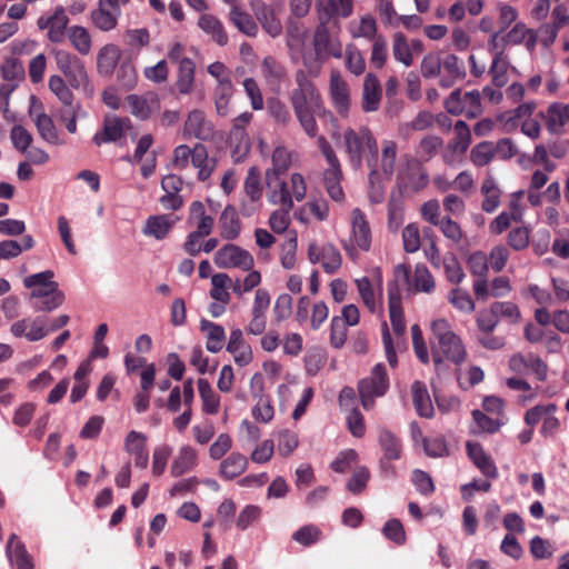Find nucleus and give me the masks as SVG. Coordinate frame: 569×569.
Returning <instances> with one entry per match:
<instances>
[{
	"label": "nucleus",
	"instance_id": "obj_47",
	"mask_svg": "<svg viewBox=\"0 0 569 569\" xmlns=\"http://www.w3.org/2000/svg\"><path fill=\"white\" fill-rule=\"evenodd\" d=\"M220 236L226 240H234L241 231L239 217L231 206L223 209L219 218Z\"/></svg>",
	"mask_w": 569,
	"mask_h": 569
},
{
	"label": "nucleus",
	"instance_id": "obj_31",
	"mask_svg": "<svg viewBox=\"0 0 569 569\" xmlns=\"http://www.w3.org/2000/svg\"><path fill=\"white\" fill-rule=\"evenodd\" d=\"M443 74L439 80V84L445 88H451L456 82L466 78V69L463 61L456 54L449 53L441 61V70Z\"/></svg>",
	"mask_w": 569,
	"mask_h": 569
},
{
	"label": "nucleus",
	"instance_id": "obj_19",
	"mask_svg": "<svg viewBox=\"0 0 569 569\" xmlns=\"http://www.w3.org/2000/svg\"><path fill=\"white\" fill-rule=\"evenodd\" d=\"M455 137L448 142L447 151L442 158L447 164L453 166L466 153L471 143V131L469 126L459 120L453 127Z\"/></svg>",
	"mask_w": 569,
	"mask_h": 569
},
{
	"label": "nucleus",
	"instance_id": "obj_53",
	"mask_svg": "<svg viewBox=\"0 0 569 569\" xmlns=\"http://www.w3.org/2000/svg\"><path fill=\"white\" fill-rule=\"evenodd\" d=\"M342 58L346 69L356 77L361 76L366 70V60L362 52L353 43L342 48Z\"/></svg>",
	"mask_w": 569,
	"mask_h": 569
},
{
	"label": "nucleus",
	"instance_id": "obj_35",
	"mask_svg": "<svg viewBox=\"0 0 569 569\" xmlns=\"http://www.w3.org/2000/svg\"><path fill=\"white\" fill-rule=\"evenodd\" d=\"M227 351L233 356L234 362L240 367L249 365L253 359L252 349L243 340L242 331L240 329L231 330Z\"/></svg>",
	"mask_w": 569,
	"mask_h": 569
},
{
	"label": "nucleus",
	"instance_id": "obj_5",
	"mask_svg": "<svg viewBox=\"0 0 569 569\" xmlns=\"http://www.w3.org/2000/svg\"><path fill=\"white\" fill-rule=\"evenodd\" d=\"M342 138L348 160L355 170L361 168L366 152L371 154L377 151V140L372 132L366 127L359 128L358 130L348 128L345 130Z\"/></svg>",
	"mask_w": 569,
	"mask_h": 569
},
{
	"label": "nucleus",
	"instance_id": "obj_52",
	"mask_svg": "<svg viewBox=\"0 0 569 569\" xmlns=\"http://www.w3.org/2000/svg\"><path fill=\"white\" fill-rule=\"evenodd\" d=\"M261 73L266 82L272 88L279 87L287 76L286 68L273 57H266L262 60Z\"/></svg>",
	"mask_w": 569,
	"mask_h": 569
},
{
	"label": "nucleus",
	"instance_id": "obj_28",
	"mask_svg": "<svg viewBox=\"0 0 569 569\" xmlns=\"http://www.w3.org/2000/svg\"><path fill=\"white\" fill-rule=\"evenodd\" d=\"M54 273L46 270L39 273L28 276L23 279L26 288L30 289V299L38 300L50 291L58 290V283L53 281Z\"/></svg>",
	"mask_w": 569,
	"mask_h": 569
},
{
	"label": "nucleus",
	"instance_id": "obj_45",
	"mask_svg": "<svg viewBox=\"0 0 569 569\" xmlns=\"http://www.w3.org/2000/svg\"><path fill=\"white\" fill-rule=\"evenodd\" d=\"M411 393L417 413L423 418H431L435 409L426 385L421 381H415L411 386Z\"/></svg>",
	"mask_w": 569,
	"mask_h": 569
},
{
	"label": "nucleus",
	"instance_id": "obj_9",
	"mask_svg": "<svg viewBox=\"0 0 569 569\" xmlns=\"http://www.w3.org/2000/svg\"><path fill=\"white\" fill-rule=\"evenodd\" d=\"M389 389V378L386 367L377 363L370 375L361 379L358 383V392L361 405L366 410H370L375 406V398L382 397Z\"/></svg>",
	"mask_w": 569,
	"mask_h": 569
},
{
	"label": "nucleus",
	"instance_id": "obj_41",
	"mask_svg": "<svg viewBox=\"0 0 569 569\" xmlns=\"http://www.w3.org/2000/svg\"><path fill=\"white\" fill-rule=\"evenodd\" d=\"M546 126L551 133H562L569 128V104L552 103L545 116Z\"/></svg>",
	"mask_w": 569,
	"mask_h": 569
},
{
	"label": "nucleus",
	"instance_id": "obj_58",
	"mask_svg": "<svg viewBox=\"0 0 569 569\" xmlns=\"http://www.w3.org/2000/svg\"><path fill=\"white\" fill-rule=\"evenodd\" d=\"M67 36L72 47L82 56L91 51V37L89 31L82 26H72L68 29Z\"/></svg>",
	"mask_w": 569,
	"mask_h": 569
},
{
	"label": "nucleus",
	"instance_id": "obj_22",
	"mask_svg": "<svg viewBox=\"0 0 569 569\" xmlns=\"http://www.w3.org/2000/svg\"><path fill=\"white\" fill-rule=\"evenodd\" d=\"M127 110L138 119L146 120L160 110V100L154 92L129 94L124 100Z\"/></svg>",
	"mask_w": 569,
	"mask_h": 569
},
{
	"label": "nucleus",
	"instance_id": "obj_42",
	"mask_svg": "<svg viewBox=\"0 0 569 569\" xmlns=\"http://www.w3.org/2000/svg\"><path fill=\"white\" fill-rule=\"evenodd\" d=\"M191 164L198 170V180L206 181L213 173L217 167V160L213 157H209L208 150L203 144L197 143L193 148Z\"/></svg>",
	"mask_w": 569,
	"mask_h": 569
},
{
	"label": "nucleus",
	"instance_id": "obj_50",
	"mask_svg": "<svg viewBox=\"0 0 569 569\" xmlns=\"http://www.w3.org/2000/svg\"><path fill=\"white\" fill-rule=\"evenodd\" d=\"M229 20L243 34L248 37L257 36V23L248 12L241 9L239 4L230 8Z\"/></svg>",
	"mask_w": 569,
	"mask_h": 569
},
{
	"label": "nucleus",
	"instance_id": "obj_36",
	"mask_svg": "<svg viewBox=\"0 0 569 569\" xmlns=\"http://www.w3.org/2000/svg\"><path fill=\"white\" fill-rule=\"evenodd\" d=\"M187 223L198 233L209 236L214 226V218L206 212L201 201H193L189 207Z\"/></svg>",
	"mask_w": 569,
	"mask_h": 569
},
{
	"label": "nucleus",
	"instance_id": "obj_38",
	"mask_svg": "<svg viewBox=\"0 0 569 569\" xmlns=\"http://www.w3.org/2000/svg\"><path fill=\"white\" fill-rule=\"evenodd\" d=\"M329 217V204L325 199H311L301 206L295 218L301 223H308L312 218L317 221H326Z\"/></svg>",
	"mask_w": 569,
	"mask_h": 569
},
{
	"label": "nucleus",
	"instance_id": "obj_54",
	"mask_svg": "<svg viewBox=\"0 0 569 569\" xmlns=\"http://www.w3.org/2000/svg\"><path fill=\"white\" fill-rule=\"evenodd\" d=\"M194 86V63L190 58L180 60L177 88L181 94H189Z\"/></svg>",
	"mask_w": 569,
	"mask_h": 569
},
{
	"label": "nucleus",
	"instance_id": "obj_63",
	"mask_svg": "<svg viewBox=\"0 0 569 569\" xmlns=\"http://www.w3.org/2000/svg\"><path fill=\"white\" fill-rule=\"evenodd\" d=\"M86 112L79 104H67L63 106L57 113L59 121L64 124L69 133L74 134L77 132V119L83 118Z\"/></svg>",
	"mask_w": 569,
	"mask_h": 569
},
{
	"label": "nucleus",
	"instance_id": "obj_60",
	"mask_svg": "<svg viewBox=\"0 0 569 569\" xmlns=\"http://www.w3.org/2000/svg\"><path fill=\"white\" fill-rule=\"evenodd\" d=\"M198 390L203 411L209 415L217 413L220 408V397L212 390L211 385L206 379H199Z\"/></svg>",
	"mask_w": 569,
	"mask_h": 569
},
{
	"label": "nucleus",
	"instance_id": "obj_3",
	"mask_svg": "<svg viewBox=\"0 0 569 569\" xmlns=\"http://www.w3.org/2000/svg\"><path fill=\"white\" fill-rule=\"evenodd\" d=\"M388 308L391 328L395 337L392 338L387 322L382 323V342L389 365L395 368L398 365L397 351L405 346L406 322L401 307V296L397 286H390L388 289Z\"/></svg>",
	"mask_w": 569,
	"mask_h": 569
},
{
	"label": "nucleus",
	"instance_id": "obj_51",
	"mask_svg": "<svg viewBox=\"0 0 569 569\" xmlns=\"http://www.w3.org/2000/svg\"><path fill=\"white\" fill-rule=\"evenodd\" d=\"M200 327L207 337V350L212 353L219 352L222 349L226 339L223 327L208 320H201Z\"/></svg>",
	"mask_w": 569,
	"mask_h": 569
},
{
	"label": "nucleus",
	"instance_id": "obj_1",
	"mask_svg": "<svg viewBox=\"0 0 569 569\" xmlns=\"http://www.w3.org/2000/svg\"><path fill=\"white\" fill-rule=\"evenodd\" d=\"M286 44L292 62H300L311 77L320 76L329 58H342V41L339 34H331L327 22L320 17L311 40L302 24L292 22L286 32Z\"/></svg>",
	"mask_w": 569,
	"mask_h": 569
},
{
	"label": "nucleus",
	"instance_id": "obj_56",
	"mask_svg": "<svg viewBox=\"0 0 569 569\" xmlns=\"http://www.w3.org/2000/svg\"><path fill=\"white\" fill-rule=\"evenodd\" d=\"M392 56L407 68L413 63L411 46L402 32H396L392 36Z\"/></svg>",
	"mask_w": 569,
	"mask_h": 569
},
{
	"label": "nucleus",
	"instance_id": "obj_18",
	"mask_svg": "<svg viewBox=\"0 0 569 569\" xmlns=\"http://www.w3.org/2000/svg\"><path fill=\"white\" fill-rule=\"evenodd\" d=\"M509 369L517 375L532 373L539 381L548 376V365L535 353H515L509 358Z\"/></svg>",
	"mask_w": 569,
	"mask_h": 569
},
{
	"label": "nucleus",
	"instance_id": "obj_15",
	"mask_svg": "<svg viewBox=\"0 0 569 569\" xmlns=\"http://www.w3.org/2000/svg\"><path fill=\"white\" fill-rule=\"evenodd\" d=\"M262 193L260 171L257 167H251L243 182V198L240 202V211L243 216L249 217L260 208Z\"/></svg>",
	"mask_w": 569,
	"mask_h": 569
},
{
	"label": "nucleus",
	"instance_id": "obj_10",
	"mask_svg": "<svg viewBox=\"0 0 569 569\" xmlns=\"http://www.w3.org/2000/svg\"><path fill=\"white\" fill-rule=\"evenodd\" d=\"M395 279L408 284V291L430 295L436 290V280L423 263H417L411 273L409 266L399 263L395 267Z\"/></svg>",
	"mask_w": 569,
	"mask_h": 569
},
{
	"label": "nucleus",
	"instance_id": "obj_46",
	"mask_svg": "<svg viewBox=\"0 0 569 569\" xmlns=\"http://www.w3.org/2000/svg\"><path fill=\"white\" fill-rule=\"evenodd\" d=\"M121 57V50L118 46L113 43H108L103 46L97 56V69L101 74L109 76L111 74Z\"/></svg>",
	"mask_w": 569,
	"mask_h": 569
},
{
	"label": "nucleus",
	"instance_id": "obj_39",
	"mask_svg": "<svg viewBox=\"0 0 569 569\" xmlns=\"http://www.w3.org/2000/svg\"><path fill=\"white\" fill-rule=\"evenodd\" d=\"M381 100V86L378 78L368 73L363 81L361 107L365 112H373L379 109Z\"/></svg>",
	"mask_w": 569,
	"mask_h": 569
},
{
	"label": "nucleus",
	"instance_id": "obj_6",
	"mask_svg": "<svg viewBox=\"0 0 569 569\" xmlns=\"http://www.w3.org/2000/svg\"><path fill=\"white\" fill-rule=\"evenodd\" d=\"M268 186L270 188L268 200L274 206L293 208L295 201H302L307 194L306 179L299 172L291 173L289 180H280L274 187H271L268 181Z\"/></svg>",
	"mask_w": 569,
	"mask_h": 569
},
{
	"label": "nucleus",
	"instance_id": "obj_64",
	"mask_svg": "<svg viewBox=\"0 0 569 569\" xmlns=\"http://www.w3.org/2000/svg\"><path fill=\"white\" fill-rule=\"evenodd\" d=\"M495 157L493 142L491 141L477 143L470 151V161L478 168L489 164Z\"/></svg>",
	"mask_w": 569,
	"mask_h": 569
},
{
	"label": "nucleus",
	"instance_id": "obj_17",
	"mask_svg": "<svg viewBox=\"0 0 569 569\" xmlns=\"http://www.w3.org/2000/svg\"><path fill=\"white\" fill-rule=\"evenodd\" d=\"M10 332L13 337L29 342L40 341L49 336L47 317L36 316L17 320L10 326Z\"/></svg>",
	"mask_w": 569,
	"mask_h": 569
},
{
	"label": "nucleus",
	"instance_id": "obj_27",
	"mask_svg": "<svg viewBox=\"0 0 569 569\" xmlns=\"http://www.w3.org/2000/svg\"><path fill=\"white\" fill-rule=\"evenodd\" d=\"M129 127V119L119 118L116 116L106 117L103 121V128L101 131L93 136V141L97 146L117 141L123 136Z\"/></svg>",
	"mask_w": 569,
	"mask_h": 569
},
{
	"label": "nucleus",
	"instance_id": "obj_16",
	"mask_svg": "<svg viewBox=\"0 0 569 569\" xmlns=\"http://www.w3.org/2000/svg\"><path fill=\"white\" fill-rule=\"evenodd\" d=\"M69 18L62 6H57L51 12L42 14L37 20L40 30L47 31V38L53 43H61L68 32Z\"/></svg>",
	"mask_w": 569,
	"mask_h": 569
},
{
	"label": "nucleus",
	"instance_id": "obj_25",
	"mask_svg": "<svg viewBox=\"0 0 569 569\" xmlns=\"http://www.w3.org/2000/svg\"><path fill=\"white\" fill-rule=\"evenodd\" d=\"M148 437L143 432L131 430L127 433L123 441L124 451L133 457L136 467L144 469L149 462L147 450Z\"/></svg>",
	"mask_w": 569,
	"mask_h": 569
},
{
	"label": "nucleus",
	"instance_id": "obj_26",
	"mask_svg": "<svg viewBox=\"0 0 569 569\" xmlns=\"http://www.w3.org/2000/svg\"><path fill=\"white\" fill-rule=\"evenodd\" d=\"M347 31L351 39H363L369 42L381 36L378 31L377 20L370 13L361 14L358 19L351 20L347 24Z\"/></svg>",
	"mask_w": 569,
	"mask_h": 569
},
{
	"label": "nucleus",
	"instance_id": "obj_57",
	"mask_svg": "<svg viewBox=\"0 0 569 569\" xmlns=\"http://www.w3.org/2000/svg\"><path fill=\"white\" fill-rule=\"evenodd\" d=\"M379 445L385 459L398 460L401 457L402 446L400 440L390 430H380Z\"/></svg>",
	"mask_w": 569,
	"mask_h": 569
},
{
	"label": "nucleus",
	"instance_id": "obj_43",
	"mask_svg": "<svg viewBox=\"0 0 569 569\" xmlns=\"http://www.w3.org/2000/svg\"><path fill=\"white\" fill-rule=\"evenodd\" d=\"M7 556L17 569H33V561L17 535H11L7 543Z\"/></svg>",
	"mask_w": 569,
	"mask_h": 569
},
{
	"label": "nucleus",
	"instance_id": "obj_40",
	"mask_svg": "<svg viewBox=\"0 0 569 569\" xmlns=\"http://www.w3.org/2000/svg\"><path fill=\"white\" fill-rule=\"evenodd\" d=\"M297 160L298 154L293 150L284 146L276 147L271 156L272 167L266 171V179L269 181L271 174H283Z\"/></svg>",
	"mask_w": 569,
	"mask_h": 569
},
{
	"label": "nucleus",
	"instance_id": "obj_34",
	"mask_svg": "<svg viewBox=\"0 0 569 569\" xmlns=\"http://www.w3.org/2000/svg\"><path fill=\"white\" fill-rule=\"evenodd\" d=\"M179 219L172 214H154L150 216L142 229V232L147 237H152L157 240L167 238L172 227Z\"/></svg>",
	"mask_w": 569,
	"mask_h": 569
},
{
	"label": "nucleus",
	"instance_id": "obj_29",
	"mask_svg": "<svg viewBox=\"0 0 569 569\" xmlns=\"http://www.w3.org/2000/svg\"><path fill=\"white\" fill-rule=\"evenodd\" d=\"M121 16L120 8H113L104 0H98V7L91 11L90 19L96 28L101 31H111L117 24Z\"/></svg>",
	"mask_w": 569,
	"mask_h": 569
},
{
	"label": "nucleus",
	"instance_id": "obj_23",
	"mask_svg": "<svg viewBox=\"0 0 569 569\" xmlns=\"http://www.w3.org/2000/svg\"><path fill=\"white\" fill-rule=\"evenodd\" d=\"M329 93L337 112L346 117L350 107L349 86L337 69L330 71Z\"/></svg>",
	"mask_w": 569,
	"mask_h": 569
},
{
	"label": "nucleus",
	"instance_id": "obj_14",
	"mask_svg": "<svg viewBox=\"0 0 569 569\" xmlns=\"http://www.w3.org/2000/svg\"><path fill=\"white\" fill-rule=\"evenodd\" d=\"M217 267L222 269H240L242 271L251 270L254 266L252 254L232 243L221 247L213 257Z\"/></svg>",
	"mask_w": 569,
	"mask_h": 569
},
{
	"label": "nucleus",
	"instance_id": "obj_7",
	"mask_svg": "<svg viewBox=\"0 0 569 569\" xmlns=\"http://www.w3.org/2000/svg\"><path fill=\"white\" fill-rule=\"evenodd\" d=\"M398 144L393 140H382L381 152L378 150L366 156L367 166L370 168L369 178H383L390 180L395 173L397 162Z\"/></svg>",
	"mask_w": 569,
	"mask_h": 569
},
{
	"label": "nucleus",
	"instance_id": "obj_8",
	"mask_svg": "<svg viewBox=\"0 0 569 569\" xmlns=\"http://www.w3.org/2000/svg\"><path fill=\"white\" fill-rule=\"evenodd\" d=\"M382 273L379 268L371 271L370 277L355 279L359 297L371 313H381L383 310Z\"/></svg>",
	"mask_w": 569,
	"mask_h": 569
},
{
	"label": "nucleus",
	"instance_id": "obj_33",
	"mask_svg": "<svg viewBox=\"0 0 569 569\" xmlns=\"http://www.w3.org/2000/svg\"><path fill=\"white\" fill-rule=\"evenodd\" d=\"M480 193L482 196L481 209L485 212L492 213L500 207L502 191L491 172H487L482 180Z\"/></svg>",
	"mask_w": 569,
	"mask_h": 569
},
{
	"label": "nucleus",
	"instance_id": "obj_12",
	"mask_svg": "<svg viewBox=\"0 0 569 569\" xmlns=\"http://www.w3.org/2000/svg\"><path fill=\"white\" fill-rule=\"evenodd\" d=\"M310 78L312 77L306 68L297 70V88L290 97L293 109L319 108L321 106L320 94Z\"/></svg>",
	"mask_w": 569,
	"mask_h": 569
},
{
	"label": "nucleus",
	"instance_id": "obj_62",
	"mask_svg": "<svg viewBox=\"0 0 569 569\" xmlns=\"http://www.w3.org/2000/svg\"><path fill=\"white\" fill-rule=\"evenodd\" d=\"M405 220V203L400 193H392L388 203V224L397 231Z\"/></svg>",
	"mask_w": 569,
	"mask_h": 569
},
{
	"label": "nucleus",
	"instance_id": "obj_61",
	"mask_svg": "<svg viewBox=\"0 0 569 569\" xmlns=\"http://www.w3.org/2000/svg\"><path fill=\"white\" fill-rule=\"evenodd\" d=\"M508 68H509L508 59L503 56L502 52L497 51L493 56L492 63H491V67L489 70V73L491 74L492 83L496 87L501 88L507 84Z\"/></svg>",
	"mask_w": 569,
	"mask_h": 569
},
{
	"label": "nucleus",
	"instance_id": "obj_2",
	"mask_svg": "<svg viewBox=\"0 0 569 569\" xmlns=\"http://www.w3.org/2000/svg\"><path fill=\"white\" fill-rule=\"evenodd\" d=\"M431 331L433 336L431 342L433 366L437 375L442 376L449 371L447 362L461 366L468 353L463 341L446 319L435 320L431 323Z\"/></svg>",
	"mask_w": 569,
	"mask_h": 569
},
{
	"label": "nucleus",
	"instance_id": "obj_30",
	"mask_svg": "<svg viewBox=\"0 0 569 569\" xmlns=\"http://www.w3.org/2000/svg\"><path fill=\"white\" fill-rule=\"evenodd\" d=\"M467 453L473 465L487 478L497 479L498 468L492 458L483 450L482 446L477 442H467Z\"/></svg>",
	"mask_w": 569,
	"mask_h": 569
},
{
	"label": "nucleus",
	"instance_id": "obj_59",
	"mask_svg": "<svg viewBox=\"0 0 569 569\" xmlns=\"http://www.w3.org/2000/svg\"><path fill=\"white\" fill-rule=\"evenodd\" d=\"M233 97V84L232 83H222L221 86H216L213 90V102L216 112L219 116L226 117L230 112L231 99Z\"/></svg>",
	"mask_w": 569,
	"mask_h": 569
},
{
	"label": "nucleus",
	"instance_id": "obj_11",
	"mask_svg": "<svg viewBox=\"0 0 569 569\" xmlns=\"http://www.w3.org/2000/svg\"><path fill=\"white\" fill-rule=\"evenodd\" d=\"M445 108L450 114H465L469 119H475L483 112L481 92L479 90L462 92L461 89H456L445 100Z\"/></svg>",
	"mask_w": 569,
	"mask_h": 569
},
{
	"label": "nucleus",
	"instance_id": "obj_20",
	"mask_svg": "<svg viewBox=\"0 0 569 569\" xmlns=\"http://www.w3.org/2000/svg\"><path fill=\"white\" fill-rule=\"evenodd\" d=\"M29 114L33 118L37 130L44 141L50 144L63 143L51 117L43 112L41 102L33 96L31 97Z\"/></svg>",
	"mask_w": 569,
	"mask_h": 569
},
{
	"label": "nucleus",
	"instance_id": "obj_44",
	"mask_svg": "<svg viewBox=\"0 0 569 569\" xmlns=\"http://www.w3.org/2000/svg\"><path fill=\"white\" fill-rule=\"evenodd\" d=\"M197 463V451L191 446H182L172 460L170 473L172 477H180L191 471Z\"/></svg>",
	"mask_w": 569,
	"mask_h": 569
},
{
	"label": "nucleus",
	"instance_id": "obj_32",
	"mask_svg": "<svg viewBox=\"0 0 569 569\" xmlns=\"http://www.w3.org/2000/svg\"><path fill=\"white\" fill-rule=\"evenodd\" d=\"M198 28L218 46L228 43L229 37L222 21L211 13H201L197 21Z\"/></svg>",
	"mask_w": 569,
	"mask_h": 569
},
{
	"label": "nucleus",
	"instance_id": "obj_48",
	"mask_svg": "<svg viewBox=\"0 0 569 569\" xmlns=\"http://www.w3.org/2000/svg\"><path fill=\"white\" fill-rule=\"evenodd\" d=\"M233 281L229 274L224 272L214 273L211 276V289L209 296L212 300L229 303L231 295L229 292L232 289Z\"/></svg>",
	"mask_w": 569,
	"mask_h": 569
},
{
	"label": "nucleus",
	"instance_id": "obj_24",
	"mask_svg": "<svg viewBox=\"0 0 569 569\" xmlns=\"http://www.w3.org/2000/svg\"><path fill=\"white\" fill-rule=\"evenodd\" d=\"M183 133L200 140H209L214 134V127L202 110H191L183 126Z\"/></svg>",
	"mask_w": 569,
	"mask_h": 569
},
{
	"label": "nucleus",
	"instance_id": "obj_4",
	"mask_svg": "<svg viewBox=\"0 0 569 569\" xmlns=\"http://www.w3.org/2000/svg\"><path fill=\"white\" fill-rule=\"evenodd\" d=\"M372 232L363 211L355 208L350 213V234L343 241V249L348 257L357 260L360 252H368L371 248Z\"/></svg>",
	"mask_w": 569,
	"mask_h": 569
},
{
	"label": "nucleus",
	"instance_id": "obj_49",
	"mask_svg": "<svg viewBox=\"0 0 569 569\" xmlns=\"http://www.w3.org/2000/svg\"><path fill=\"white\" fill-rule=\"evenodd\" d=\"M298 236L295 230L287 233L284 241L280 246L279 260L286 270H292L297 264Z\"/></svg>",
	"mask_w": 569,
	"mask_h": 569
},
{
	"label": "nucleus",
	"instance_id": "obj_55",
	"mask_svg": "<svg viewBox=\"0 0 569 569\" xmlns=\"http://www.w3.org/2000/svg\"><path fill=\"white\" fill-rule=\"evenodd\" d=\"M248 467L247 458L241 453H232L220 463V476L231 480L240 476Z\"/></svg>",
	"mask_w": 569,
	"mask_h": 569
},
{
	"label": "nucleus",
	"instance_id": "obj_21",
	"mask_svg": "<svg viewBox=\"0 0 569 569\" xmlns=\"http://www.w3.org/2000/svg\"><path fill=\"white\" fill-rule=\"evenodd\" d=\"M308 258L311 263H320L327 273H335L341 267V254L331 243L318 244L311 242L308 247Z\"/></svg>",
	"mask_w": 569,
	"mask_h": 569
},
{
	"label": "nucleus",
	"instance_id": "obj_13",
	"mask_svg": "<svg viewBox=\"0 0 569 569\" xmlns=\"http://www.w3.org/2000/svg\"><path fill=\"white\" fill-rule=\"evenodd\" d=\"M54 58L58 69L66 76L72 88H88L89 76L87 69L77 56L64 50H57Z\"/></svg>",
	"mask_w": 569,
	"mask_h": 569
},
{
	"label": "nucleus",
	"instance_id": "obj_37",
	"mask_svg": "<svg viewBox=\"0 0 569 569\" xmlns=\"http://www.w3.org/2000/svg\"><path fill=\"white\" fill-rule=\"evenodd\" d=\"M254 14L270 37L277 38L282 33V23L273 7L260 2L254 7Z\"/></svg>",
	"mask_w": 569,
	"mask_h": 569
}]
</instances>
